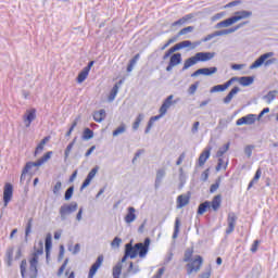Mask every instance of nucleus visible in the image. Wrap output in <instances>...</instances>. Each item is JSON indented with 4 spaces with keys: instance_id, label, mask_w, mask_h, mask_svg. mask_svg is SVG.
Here are the masks:
<instances>
[{
    "instance_id": "f257e3e1",
    "label": "nucleus",
    "mask_w": 278,
    "mask_h": 278,
    "mask_svg": "<svg viewBox=\"0 0 278 278\" xmlns=\"http://www.w3.org/2000/svg\"><path fill=\"white\" fill-rule=\"evenodd\" d=\"M192 255H194V248H188L184 255V262H191L187 264V275L199 273V270H201V266H203V257L201 255H197V258L192 261Z\"/></svg>"
},
{
    "instance_id": "f03ea898",
    "label": "nucleus",
    "mask_w": 278,
    "mask_h": 278,
    "mask_svg": "<svg viewBox=\"0 0 278 278\" xmlns=\"http://www.w3.org/2000/svg\"><path fill=\"white\" fill-rule=\"evenodd\" d=\"M275 52H266L262 54L257 60H255L251 65L250 70L253 71L255 68H260L264 64V66H270L273 64H277V59L273 58Z\"/></svg>"
},
{
    "instance_id": "7ed1b4c3",
    "label": "nucleus",
    "mask_w": 278,
    "mask_h": 278,
    "mask_svg": "<svg viewBox=\"0 0 278 278\" xmlns=\"http://www.w3.org/2000/svg\"><path fill=\"white\" fill-rule=\"evenodd\" d=\"M249 22H242L240 24H238L235 27L231 28H227V29H222V30H216L210 35H207L206 37H204L201 42H210V40H212L213 38H216L218 36H227L229 34H233L235 31H238V29L244 27V25H248Z\"/></svg>"
},
{
    "instance_id": "20e7f679",
    "label": "nucleus",
    "mask_w": 278,
    "mask_h": 278,
    "mask_svg": "<svg viewBox=\"0 0 278 278\" xmlns=\"http://www.w3.org/2000/svg\"><path fill=\"white\" fill-rule=\"evenodd\" d=\"M77 207H79V205L77 204V202H72L70 204H63L60 210H59V214L61 216V220H66L67 216H70V214L75 213V211L77 210Z\"/></svg>"
},
{
    "instance_id": "39448f33",
    "label": "nucleus",
    "mask_w": 278,
    "mask_h": 278,
    "mask_svg": "<svg viewBox=\"0 0 278 278\" xmlns=\"http://www.w3.org/2000/svg\"><path fill=\"white\" fill-rule=\"evenodd\" d=\"M14 195V186L12 184L7 182L3 189V207H8L10 201H12V197Z\"/></svg>"
},
{
    "instance_id": "423d86ee",
    "label": "nucleus",
    "mask_w": 278,
    "mask_h": 278,
    "mask_svg": "<svg viewBox=\"0 0 278 278\" xmlns=\"http://www.w3.org/2000/svg\"><path fill=\"white\" fill-rule=\"evenodd\" d=\"M236 223H238V216L236 215V213L230 212L228 213V217H227V225L228 227L226 228V236H231V233H233V231H236Z\"/></svg>"
},
{
    "instance_id": "0eeeda50",
    "label": "nucleus",
    "mask_w": 278,
    "mask_h": 278,
    "mask_svg": "<svg viewBox=\"0 0 278 278\" xmlns=\"http://www.w3.org/2000/svg\"><path fill=\"white\" fill-rule=\"evenodd\" d=\"M150 244H151L150 238H146L143 243L142 242L136 243L137 255H139V257H147V253H149Z\"/></svg>"
},
{
    "instance_id": "6e6552de",
    "label": "nucleus",
    "mask_w": 278,
    "mask_h": 278,
    "mask_svg": "<svg viewBox=\"0 0 278 278\" xmlns=\"http://www.w3.org/2000/svg\"><path fill=\"white\" fill-rule=\"evenodd\" d=\"M181 62H182L181 53L176 52V53L172 54L169 56L168 65L166 66V72L170 73V71H173V68H175V66H179V64H181Z\"/></svg>"
},
{
    "instance_id": "1a4fd4ad",
    "label": "nucleus",
    "mask_w": 278,
    "mask_h": 278,
    "mask_svg": "<svg viewBox=\"0 0 278 278\" xmlns=\"http://www.w3.org/2000/svg\"><path fill=\"white\" fill-rule=\"evenodd\" d=\"M173 99H175V96L170 94L164 100L163 104L161 105V108L159 110V112H161V116L166 115L170 105H175V104L178 103L179 100H174L173 101Z\"/></svg>"
},
{
    "instance_id": "9d476101",
    "label": "nucleus",
    "mask_w": 278,
    "mask_h": 278,
    "mask_svg": "<svg viewBox=\"0 0 278 278\" xmlns=\"http://www.w3.org/2000/svg\"><path fill=\"white\" fill-rule=\"evenodd\" d=\"M255 121H257V115L248 114L237 119L236 125L237 127H241V125H255Z\"/></svg>"
},
{
    "instance_id": "9b49d317",
    "label": "nucleus",
    "mask_w": 278,
    "mask_h": 278,
    "mask_svg": "<svg viewBox=\"0 0 278 278\" xmlns=\"http://www.w3.org/2000/svg\"><path fill=\"white\" fill-rule=\"evenodd\" d=\"M236 80H238V77H232L223 85H216L213 88H211V92H225V90H227V88H229V86H231Z\"/></svg>"
},
{
    "instance_id": "f8f14e48",
    "label": "nucleus",
    "mask_w": 278,
    "mask_h": 278,
    "mask_svg": "<svg viewBox=\"0 0 278 278\" xmlns=\"http://www.w3.org/2000/svg\"><path fill=\"white\" fill-rule=\"evenodd\" d=\"M101 264H103V255H99L97 261L91 265L88 278H94V275H97V270L101 268Z\"/></svg>"
},
{
    "instance_id": "ddd939ff",
    "label": "nucleus",
    "mask_w": 278,
    "mask_h": 278,
    "mask_svg": "<svg viewBox=\"0 0 278 278\" xmlns=\"http://www.w3.org/2000/svg\"><path fill=\"white\" fill-rule=\"evenodd\" d=\"M125 253H126V256L130 257V260H136V257H138V250L136 248V244L134 245L131 241L129 243H126Z\"/></svg>"
},
{
    "instance_id": "4468645a",
    "label": "nucleus",
    "mask_w": 278,
    "mask_h": 278,
    "mask_svg": "<svg viewBox=\"0 0 278 278\" xmlns=\"http://www.w3.org/2000/svg\"><path fill=\"white\" fill-rule=\"evenodd\" d=\"M51 247H53V242H52V236L49 232L46 236V240H45V249H46V262L49 264V258L51 257Z\"/></svg>"
},
{
    "instance_id": "2eb2a0df",
    "label": "nucleus",
    "mask_w": 278,
    "mask_h": 278,
    "mask_svg": "<svg viewBox=\"0 0 278 278\" xmlns=\"http://www.w3.org/2000/svg\"><path fill=\"white\" fill-rule=\"evenodd\" d=\"M214 52H198L195 53V62H210L214 58Z\"/></svg>"
},
{
    "instance_id": "dca6fc26",
    "label": "nucleus",
    "mask_w": 278,
    "mask_h": 278,
    "mask_svg": "<svg viewBox=\"0 0 278 278\" xmlns=\"http://www.w3.org/2000/svg\"><path fill=\"white\" fill-rule=\"evenodd\" d=\"M34 121H36V109H30L26 111V114L24 115V123H26V127H30Z\"/></svg>"
},
{
    "instance_id": "f3484780",
    "label": "nucleus",
    "mask_w": 278,
    "mask_h": 278,
    "mask_svg": "<svg viewBox=\"0 0 278 278\" xmlns=\"http://www.w3.org/2000/svg\"><path fill=\"white\" fill-rule=\"evenodd\" d=\"M166 177V168H160L156 172V177H155V182H154V188L157 190L160 186H162V179Z\"/></svg>"
},
{
    "instance_id": "a211bd4d",
    "label": "nucleus",
    "mask_w": 278,
    "mask_h": 278,
    "mask_svg": "<svg viewBox=\"0 0 278 278\" xmlns=\"http://www.w3.org/2000/svg\"><path fill=\"white\" fill-rule=\"evenodd\" d=\"M251 16H253V12L251 11H237L232 18L235 23H238V21H242L243 18H249Z\"/></svg>"
},
{
    "instance_id": "6ab92c4d",
    "label": "nucleus",
    "mask_w": 278,
    "mask_h": 278,
    "mask_svg": "<svg viewBox=\"0 0 278 278\" xmlns=\"http://www.w3.org/2000/svg\"><path fill=\"white\" fill-rule=\"evenodd\" d=\"M137 216H136V208L134 206H129L127 208V214L124 217L125 223H127V225H130V223H134V220H136Z\"/></svg>"
},
{
    "instance_id": "aec40b11",
    "label": "nucleus",
    "mask_w": 278,
    "mask_h": 278,
    "mask_svg": "<svg viewBox=\"0 0 278 278\" xmlns=\"http://www.w3.org/2000/svg\"><path fill=\"white\" fill-rule=\"evenodd\" d=\"M4 262L9 268L12 266V262H14V247H9L7 249Z\"/></svg>"
},
{
    "instance_id": "412c9836",
    "label": "nucleus",
    "mask_w": 278,
    "mask_h": 278,
    "mask_svg": "<svg viewBox=\"0 0 278 278\" xmlns=\"http://www.w3.org/2000/svg\"><path fill=\"white\" fill-rule=\"evenodd\" d=\"M190 203V195L188 194H180L177 198V208L181 210V207H186Z\"/></svg>"
},
{
    "instance_id": "4be33fe9",
    "label": "nucleus",
    "mask_w": 278,
    "mask_h": 278,
    "mask_svg": "<svg viewBox=\"0 0 278 278\" xmlns=\"http://www.w3.org/2000/svg\"><path fill=\"white\" fill-rule=\"evenodd\" d=\"M52 155H53V151H49L41 159H39L38 161L31 162V165L34 167L42 166V164H45V162H49V160H51Z\"/></svg>"
},
{
    "instance_id": "5701e85b",
    "label": "nucleus",
    "mask_w": 278,
    "mask_h": 278,
    "mask_svg": "<svg viewBox=\"0 0 278 278\" xmlns=\"http://www.w3.org/2000/svg\"><path fill=\"white\" fill-rule=\"evenodd\" d=\"M210 155H211V150L210 149H206L204 150L199 159H198V165L201 167V166H205V162H207V160H210Z\"/></svg>"
},
{
    "instance_id": "b1692460",
    "label": "nucleus",
    "mask_w": 278,
    "mask_h": 278,
    "mask_svg": "<svg viewBox=\"0 0 278 278\" xmlns=\"http://www.w3.org/2000/svg\"><path fill=\"white\" fill-rule=\"evenodd\" d=\"M240 92V87L236 86L233 87L229 93L224 98V103L226 105H229V103H231V99H233V97H236V94H238Z\"/></svg>"
},
{
    "instance_id": "393cba45",
    "label": "nucleus",
    "mask_w": 278,
    "mask_h": 278,
    "mask_svg": "<svg viewBox=\"0 0 278 278\" xmlns=\"http://www.w3.org/2000/svg\"><path fill=\"white\" fill-rule=\"evenodd\" d=\"M210 203L213 212H218V210H220V203H223V197L220 194H217Z\"/></svg>"
},
{
    "instance_id": "a878e982",
    "label": "nucleus",
    "mask_w": 278,
    "mask_h": 278,
    "mask_svg": "<svg viewBox=\"0 0 278 278\" xmlns=\"http://www.w3.org/2000/svg\"><path fill=\"white\" fill-rule=\"evenodd\" d=\"M210 207H212V203L210 201L200 203L197 212L198 216H203V214L206 213Z\"/></svg>"
},
{
    "instance_id": "bb28decb",
    "label": "nucleus",
    "mask_w": 278,
    "mask_h": 278,
    "mask_svg": "<svg viewBox=\"0 0 278 278\" xmlns=\"http://www.w3.org/2000/svg\"><path fill=\"white\" fill-rule=\"evenodd\" d=\"M31 168H34V165L31 164V162H27L22 170V174L20 177V184H25V179L27 178V173H29Z\"/></svg>"
},
{
    "instance_id": "cd10ccee",
    "label": "nucleus",
    "mask_w": 278,
    "mask_h": 278,
    "mask_svg": "<svg viewBox=\"0 0 278 278\" xmlns=\"http://www.w3.org/2000/svg\"><path fill=\"white\" fill-rule=\"evenodd\" d=\"M239 79V84L243 87L251 86L253 81H255V76H242L237 78Z\"/></svg>"
},
{
    "instance_id": "c85d7f7f",
    "label": "nucleus",
    "mask_w": 278,
    "mask_h": 278,
    "mask_svg": "<svg viewBox=\"0 0 278 278\" xmlns=\"http://www.w3.org/2000/svg\"><path fill=\"white\" fill-rule=\"evenodd\" d=\"M236 24V21L233 20V16L226 18L219 23L216 24V29H220V27H231V25Z\"/></svg>"
},
{
    "instance_id": "c756f323",
    "label": "nucleus",
    "mask_w": 278,
    "mask_h": 278,
    "mask_svg": "<svg viewBox=\"0 0 278 278\" xmlns=\"http://www.w3.org/2000/svg\"><path fill=\"white\" fill-rule=\"evenodd\" d=\"M88 75H90V72L86 70L85 67L78 73V76L76 78L77 84H84L86 79H88Z\"/></svg>"
},
{
    "instance_id": "7c9ffc66",
    "label": "nucleus",
    "mask_w": 278,
    "mask_h": 278,
    "mask_svg": "<svg viewBox=\"0 0 278 278\" xmlns=\"http://www.w3.org/2000/svg\"><path fill=\"white\" fill-rule=\"evenodd\" d=\"M105 110L101 109L100 111L93 114V121H96V123H103V121H105Z\"/></svg>"
},
{
    "instance_id": "2f4dec72",
    "label": "nucleus",
    "mask_w": 278,
    "mask_h": 278,
    "mask_svg": "<svg viewBox=\"0 0 278 278\" xmlns=\"http://www.w3.org/2000/svg\"><path fill=\"white\" fill-rule=\"evenodd\" d=\"M197 59L195 56H190L189 59H187L184 63V66L181 68V72L184 73L185 71H188V68H190V66H194V64H197Z\"/></svg>"
},
{
    "instance_id": "473e14b6",
    "label": "nucleus",
    "mask_w": 278,
    "mask_h": 278,
    "mask_svg": "<svg viewBox=\"0 0 278 278\" xmlns=\"http://www.w3.org/2000/svg\"><path fill=\"white\" fill-rule=\"evenodd\" d=\"M201 72H202V75H204L205 77H210L218 73V67H202Z\"/></svg>"
},
{
    "instance_id": "72a5a7b5",
    "label": "nucleus",
    "mask_w": 278,
    "mask_h": 278,
    "mask_svg": "<svg viewBox=\"0 0 278 278\" xmlns=\"http://www.w3.org/2000/svg\"><path fill=\"white\" fill-rule=\"evenodd\" d=\"M38 277V263H29V278Z\"/></svg>"
},
{
    "instance_id": "f704fd0d",
    "label": "nucleus",
    "mask_w": 278,
    "mask_h": 278,
    "mask_svg": "<svg viewBox=\"0 0 278 278\" xmlns=\"http://www.w3.org/2000/svg\"><path fill=\"white\" fill-rule=\"evenodd\" d=\"M123 273V263H117L113 267V278H121V274Z\"/></svg>"
},
{
    "instance_id": "c9c22d12",
    "label": "nucleus",
    "mask_w": 278,
    "mask_h": 278,
    "mask_svg": "<svg viewBox=\"0 0 278 278\" xmlns=\"http://www.w3.org/2000/svg\"><path fill=\"white\" fill-rule=\"evenodd\" d=\"M229 147H231V142H227L222 148H219L216 153V157H223V155L229 151Z\"/></svg>"
},
{
    "instance_id": "e433bc0d",
    "label": "nucleus",
    "mask_w": 278,
    "mask_h": 278,
    "mask_svg": "<svg viewBox=\"0 0 278 278\" xmlns=\"http://www.w3.org/2000/svg\"><path fill=\"white\" fill-rule=\"evenodd\" d=\"M94 138V131L90 128H85L83 131V140H92Z\"/></svg>"
},
{
    "instance_id": "4c0bfd02",
    "label": "nucleus",
    "mask_w": 278,
    "mask_h": 278,
    "mask_svg": "<svg viewBox=\"0 0 278 278\" xmlns=\"http://www.w3.org/2000/svg\"><path fill=\"white\" fill-rule=\"evenodd\" d=\"M142 121H144V114L140 113V114L136 117V119H135V122H134V124H132V129H134L135 131H137V129H139L140 123H142Z\"/></svg>"
},
{
    "instance_id": "58836bf2",
    "label": "nucleus",
    "mask_w": 278,
    "mask_h": 278,
    "mask_svg": "<svg viewBox=\"0 0 278 278\" xmlns=\"http://www.w3.org/2000/svg\"><path fill=\"white\" fill-rule=\"evenodd\" d=\"M194 31V26H188L180 29L177 34V37L181 38V36H187V34H192Z\"/></svg>"
},
{
    "instance_id": "ea45409f",
    "label": "nucleus",
    "mask_w": 278,
    "mask_h": 278,
    "mask_svg": "<svg viewBox=\"0 0 278 278\" xmlns=\"http://www.w3.org/2000/svg\"><path fill=\"white\" fill-rule=\"evenodd\" d=\"M176 51H179V48L177 47V45H175L174 47L169 48L165 54L163 55V60H168V58H170V55H175Z\"/></svg>"
},
{
    "instance_id": "a19ab883",
    "label": "nucleus",
    "mask_w": 278,
    "mask_h": 278,
    "mask_svg": "<svg viewBox=\"0 0 278 278\" xmlns=\"http://www.w3.org/2000/svg\"><path fill=\"white\" fill-rule=\"evenodd\" d=\"M179 227H181V219L179 217L175 220L173 239L175 240L179 236Z\"/></svg>"
},
{
    "instance_id": "79ce46f5",
    "label": "nucleus",
    "mask_w": 278,
    "mask_h": 278,
    "mask_svg": "<svg viewBox=\"0 0 278 278\" xmlns=\"http://www.w3.org/2000/svg\"><path fill=\"white\" fill-rule=\"evenodd\" d=\"M75 192V186H71L66 189L65 193H64V199L66 201H71V199H73V193Z\"/></svg>"
},
{
    "instance_id": "37998d69",
    "label": "nucleus",
    "mask_w": 278,
    "mask_h": 278,
    "mask_svg": "<svg viewBox=\"0 0 278 278\" xmlns=\"http://www.w3.org/2000/svg\"><path fill=\"white\" fill-rule=\"evenodd\" d=\"M34 225V217L28 218V222L26 224L25 228V240H27V236L31 233V226Z\"/></svg>"
},
{
    "instance_id": "c03bdc74",
    "label": "nucleus",
    "mask_w": 278,
    "mask_h": 278,
    "mask_svg": "<svg viewBox=\"0 0 278 278\" xmlns=\"http://www.w3.org/2000/svg\"><path fill=\"white\" fill-rule=\"evenodd\" d=\"M276 98H277V90L269 91L266 96H264V99L267 101V103L275 101Z\"/></svg>"
},
{
    "instance_id": "a18cd8bd",
    "label": "nucleus",
    "mask_w": 278,
    "mask_h": 278,
    "mask_svg": "<svg viewBox=\"0 0 278 278\" xmlns=\"http://www.w3.org/2000/svg\"><path fill=\"white\" fill-rule=\"evenodd\" d=\"M118 94V84H115L113 88L111 89L109 101H114L116 99V96Z\"/></svg>"
},
{
    "instance_id": "49530a36",
    "label": "nucleus",
    "mask_w": 278,
    "mask_h": 278,
    "mask_svg": "<svg viewBox=\"0 0 278 278\" xmlns=\"http://www.w3.org/2000/svg\"><path fill=\"white\" fill-rule=\"evenodd\" d=\"M176 46L178 47V51H181V49H186L188 47H192V41L184 40V41H180V42L176 43Z\"/></svg>"
},
{
    "instance_id": "de8ad7c7",
    "label": "nucleus",
    "mask_w": 278,
    "mask_h": 278,
    "mask_svg": "<svg viewBox=\"0 0 278 278\" xmlns=\"http://www.w3.org/2000/svg\"><path fill=\"white\" fill-rule=\"evenodd\" d=\"M127 130V127L125 126V124H121L119 127H117L114 131H113V136H121V134H125V131Z\"/></svg>"
},
{
    "instance_id": "09e8293b",
    "label": "nucleus",
    "mask_w": 278,
    "mask_h": 278,
    "mask_svg": "<svg viewBox=\"0 0 278 278\" xmlns=\"http://www.w3.org/2000/svg\"><path fill=\"white\" fill-rule=\"evenodd\" d=\"M21 276L25 278V274L27 273V260H23L20 265Z\"/></svg>"
},
{
    "instance_id": "8fccbe9b",
    "label": "nucleus",
    "mask_w": 278,
    "mask_h": 278,
    "mask_svg": "<svg viewBox=\"0 0 278 278\" xmlns=\"http://www.w3.org/2000/svg\"><path fill=\"white\" fill-rule=\"evenodd\" d=\"M218 188H220V178H217L215 184L211 185V187H210L211 194H214V192H216V190H218Z\"/></svg>"
},
{
    "instance_id": "3c124183",
    "label": "nucleus",
    "mask_w": 278,
    "mask_h": 278,
    "mask_svg": "<svg viewBox=\"0 0 278 278\" xmlns=\"http://www.w3.org/2000/svg\"><path fill=\"white\" fill-rule=\"evenodd\" d=\"M122 242H123V239H121L119 237H115L113 239V241L111 242L112 249H118L121 247Z\"/></svg>"
},
{
    "instance_id": "603ef678",
    "label": "nucleus",
    "mask_w": 278,
    "mask_h": 278,
    "mask_svg": "<svg viewBox=\"0 0 278 278\" xmlns=\"http://www.w3.org/2000/svg\"><path fill=\"white\" fill-rule=\"evenodd\" d=\"M77 123H79V118L74 119V122L72 123V126L65 134L66 138H68L71 136V134H73V131H75V127H77Z\"/></svg>"
},
{
    "instance_id": "864d4df0",
    "label": "nucleus",
    "mask_w": 278,
    "mask_h": 278,
    "mask_svg": "<svg viewBox=\"0 0 278 278\" xmlns=\"http://www.w3.org/2000/svg\"><path fill=\"white\" fill-rule=\"evenodd\" d=\"M60 190H62V181H56L52 189V192L55 197H58L60 194Z\"/></svg>"
},
{
    "instance_id": "5fc2aeb1",
    "label": "nucleus",
    "mask_w": 278,
    "mask_h": 278,
    "mask_svg": "<svg viewBox=\"0 0 278 278\" xmlns=\"http://www.w3.org/2000/svg\"><path fill=\"white\" fill-rule=\"evenodd\" d=\"M68 265V258H65L63 264L60 266L58 270V276L61 277L64 274V270H66V266Z\"/></svg>"
},
{
    "instance_id": "6e6d98bb",
    "label": "nucleus",
    "mask_w": 278,
    "mask_h": 278,
    "mask_svg": "<svg viewBox=\"0 0 278 278\" xmlns=\"http://www.w3.org/2000/svg\"><path fill=\"white\" fill-rule=\"evenodd\" d=\"M97 173H99V166L93 167L87 175L88 179H94V177L97 176Z\"/></svg>"
},
{
    "instance_id": "4d7b16f0",
    "label": "nucleus",
    "mask_w": 278,
    "mask_h": 278,
    "mask_svg": "<svg viewBox=\"0 0 278 278\" xmlns=\"http://www.w3.org/2000/svg\"><path fill=\"white\" fill-rule=\"evenodd\" d=\"M199 81H195L194 84H192L189 89H188V94H194L199 88Z\"/></svg>"
},
{
    "instance_id": "13d9d810",
    "label": "nucleus",
    "mask_w": 278,
    "mask_h": 278,
    "mask_svg": "<svg viewBox=\"0 0 278 278\" xmlns=\"http://www.w3.org/2000/svg\"><path fill=\"white\" fill-rule=\"evenodd\" d=\"M253 149H255V146H253V144L247 146L244 148V153H245L247 157H251V155H253Z\"/></svg>"
},
{
    "instance_id": "bf43d9fd",
    "label": "nucleus",
    "mask_w": 278,
    "mask_h": 278,
    "mask_svg": "<svg viewBox=\"0 0 278 278\" xmlns=\"http://www.w3.org/2000/svg\"><path fill=\"white\" fill-rule=\"evenodd\" d=\"M74 147L75 146H73V143H68V146L66 147L65 152H64L65 160H68V155H71V151H73Z\"/></svg>"
},
{
    "instance_id": "052dcab7",
    "label": "nucleus",
    "mask_w": 278,
    "mask_h": 278,
    "mask_svg": "<svg viewBox=\"0 0 278 278\" xmlns=\"http://www.w3.org/2000/svg\"><path fill=\"white\" fill-rule=\"evenodd\" d=\"M91 181L92 180L90 178L86 177L83 185L80 186V192H84V190H86V188H88V186H90Z\"/></svg>"
},
{
    "instance_id": "680f3d73",
    "label": "nucleus",
    "mask_w": 278,
    "mask_h": 278,
    "mask_svg": "<svg viewBox=\"0 0 278 278\" xmlns=\"http://www.w3.org/2000/svg\"><path fill=\"white\" fill-rule=\"evenodd\" d=\"M35 255H42V253H45V245L42 243V241H39V249H37L35 252Z\"/></svg>"
},
{
    "instance_id": "e2e57ef3",
    "label": "nucleus",
    "mask_w": 278,
    "mask_h": 278,
    "mask_svg": "<svg viewBox=\"0 0 278 278\" xmlns=\"http://www.w3.org/2000/svg\"><path fill=\"white\" fill-rule=\"evenodd\" d=\"M129 273L132 275V273H134V262H130L129 263V266H128V268H127V273H125L124 275H123V277L124 278H128L129 277Z\"/></svg>"
},
{
    "instance_id": "0e129e2a",
    "label": "nucleus",
    "mask_w": 278,
    "mask_h": 278,
    "mask_svg": "<svg viewBox=\"0 0 278 278\" xmlns=\"http://www.w3.org/2000/svg\"><path fill=\"white\" fill-rule=\"evenodd\" d=\"M207 179H210V168L205 169L201 174V181H207Z\"/></svg>"
},
{
    "instance_id": "69168bd1",
    "label": "nucleus",
    "mask_w": 278,
    "mask_h": 278,
    "mask_svg": "<svg viewBox=\"0 0 278 278\" xmlns=\"http://www.w3.org/2000/svg\"><path fill=\"white\" fill-rule=\"evenodd\" d=\"M260 247V240H255L251 247V252L252 253H257V249Z\"/></svg>"
},
{
    "instance_id": "338daca9",
    "label": "nucleus",
    "mask_w": 278,
    "mask_h": 278,
    "mask_svg": "<svg viewBox=\"0 0 278 278\" xmlns=\"http://www.w3.org/2000/svg\"><path fill=\"white\" fill-rule=\"evenodd\" d=\"M181 18H182V22H184L185 25H186V23H188V21H192V18H194V14H193V13H189V14L185 15V16L181 17Z\"/></svg>"
},
{
    "instance_id": "774afa93",
    "label": "nucleus",
    "mask_w": 278,
    "mask_h": 278,
    "mask_svg": "<svg viewBox=\"0 0 278 278\" xmlns=\"http://www.w3.org/2000/svg\"><path fill=\"white\" fill-rule=\"evenodd\" d=\"M212 277V269H208L207 271L205 273H202L199 278H210Z\"/></svg>"
}]
</instances>
